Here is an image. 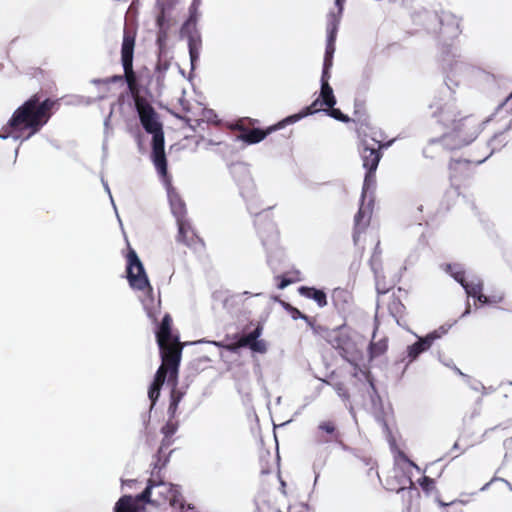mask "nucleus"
Returning a JSON list of instances; mask_svg holds the SVG:
<instances>
[{"label": "nucleus", "mask_w": 512, "mask_h": 512, "mask_svg": "<svg viewBox=\"0 0 512 512\" xmlns=\"http://www.w3.org/2000/svg\"><path fill=\"white\" fill-rule=\"evenodd\" d=\"M413 486H414V483L410 477L402 476V479L399 482V486H393V487H390L389 489L391 491L400 492V491L404 490L406 487L412 488Z\"/></svg>", "instance_id": "nucleus-31"}, {"label": "nucleus", "mask_w": 512, "mask_h": 512, "mask_svg": "<svg viewBox=\"0 0 512 512\" xmlns=\"http://www.w3.org/2000/svg\"><path fill=\"white\" fill-rule=\"evenodd\" d=\"M319 101L312 102L311 105L304 108L300 113L288 116L284 120L280 121L276 125L269 126L265 130L259 129V128H252L249 129V131L245 134H240L238 136V139L247 143V144H256L261 142L263 139L266 138L269 134L272 132L284 127L287 124H292L297 122L298 120L302 119L305 116L314 114V112L317 110V104Z\"/></svg>", "instance_id": "nucleus-7"}, {"label": "nucleus", "mask_w": 512, "mask_h": 512, "mask_svg": "<svg viewBox=\"0 0 512 512\" xmlns=\"http://www.w3.org/2000/svg\"><path fill=\"white\" fill-rule=\"evenodd\" d=\"M158 24H159L160 26L162 25V18H161V17H159V18H158Z\"/></svg>", "instance_id": "nucleus-51"}, {"label": "nucleus", "mask_w": 512, "mask_h": 512, "mask_svg": "<svg viewBox=\"0 0 512 512\" xmlns=\"http://www.w3.org/2000/svg\"><path fill=\"white\" fill-rule=\"evenodd\" d=\"M390 309L394 307L397 312H401V310L404 308L403 304L400 302L398 298H394L392 303H390Z\"/></svg>", "instance_id": "nucleus-42"}, {"label": "nucleus", "mask_w": 512, "mask_h": 512, "mask_svg": "<svg viewBox=\"0 0 512 512\" xmlns=\"http://www.w3.org/2000/svg\"><path fill=\"white\" fill-rule=\"evenodd\" d=\"M344 294H345V291H344V290H342V289H335V290L333 291V295H332V297H333V299H336L337 297H339V296H341V295H344Z\"/></svg>", "instance_id": "nucleus-45"}, {"label": "nucleus", "mask_w": 512, "mask_h": 512, "mask_svg": "<svg viewBox=\"0 0 512 512\" xmlns=\"http://www.w3.org/2000/svg\"><path fill=\"white\" fill-rule=\"evenodd\" d=\"M452 276L454 277V279L459 282L462 286L467 282L466 280V276H465V271L459 269L455 272H452Z\"/></svg>", "instance_id": "nucleus-36"}, {"label": "nucleus", "mask_w": 512, "mask_h": 512, "mask_svg": "<svg viewBox=\"0 0 512 512\" xmlns=\"http://www.w3.org/2000/svg\"><path fill=\"white\" fill-rule=\"evenodd\" d=\"M332 66H326V64L323 63V71H322V76H321V85L325 82V83H329V78H330V68Z\"/></svg>", "instance_id": "nucleus-39"}, {"label": "nucleus", "mask_w": 512, "mask_h": 512, "mask_svg": "<svg viewBox=\"0 0 512 512\" xmlns=\"http://www.w3.org/2000/svg\"><path fill=\"white\" fill-rule=\"evenodd\" d=\"M298 292L301 296L314 300L321 308L327 305V296L323 290L316 289L314 287L301 286L298 288Z\"/></svg>", "instance_id": "nucleus-17"}, {"label": "nucleus", "mask_w": 512, "mask_h": 512, "mask_svg": "<svg viewBox=\"0 0 512 512\" xmlns=\"http://www.w3.org/2000/svg\"><path fill=\"white\" fill-rule=\"evenodd\" d=\"M371 215L372 209L364 207L362 202L358 212L354 216L353 241L355 245L358 244L360 235L370 225Z\"/></svg>", "instance_id": "nucleus-15"}, {"label": "nucleus", "mask_w": 512, "mask_h": 512, "mask_svg": "<svg viewBox=\"0 0 512 512\" xmlns=\"http://www.w3.org/2000/svg\"><path fill=\"white\" fill-rule=\"evenodd\" d=\"M339 14L330 12L327 16V44L324 56L326 66L333 65V55L335 52V41L340 24Z\"/></svg>", "instance_id": "nucleus-11"}, {"label": "nucleus", "mask_w": 512, "mask_h": 512, "mask_svg": "<svg viewBox=\"0 0 512 512\" xmlns=\"http://www.w3.org/2000/svg\"><path fill=\"white\" fill-rule=\"evenodd\" d=\"M475 405H476V407L473 409V411L469 415L470 419L474 418L475 416L480 415L481 406H482V398L481 397H477V399L475 400Z\"/></svg>", "instance_id": "nucleus-38"}, {"label": "nucleus", "mask_w": 512, "mask_h": 512, "mask_svg": "<svg viewBox=\"0 0 512 512\" xmlns=\"http://www.w3.org/2000/svg\"><path fill=\"white\" fill-rule=\"evenodd\" d=\"M345 1L346 0H335V5L338 8V12L336 14H339V18H341Z\"/></svg>", "instance_id": "nucleus-43"}, {"label": "nucleus", "mask_w": 512, "mask_h": 512, "mask_svg": "<svg viewBox=\"0 0 512 512\" xmlns=\"http://www.w3.org/2000/svg\"><path fill=\"white\" fill-rule=\"evenodd\" d=\"M313 438L318 445L342 443V433L337 422L333 419L320 421L313 433Z\"/></svg>", "instance_id": "nucleus-9"}, {"label": "nucleus", "mask_w": 512, "mask_h": 512, "mask_svg": "<svg viewBox=\"0 0 512 512\" xmlns=\"http://www.w3.org/2000/svg\"><path fill=\"white\" fill-rule=\"evenodd\" d=\"M158 347L162 363L156 371L154 381L150 385L148 391V396L152 405H154L158 400L161 387L166 379L167 382L176 383L179 375L183 344L179 339H173L171 342L158 344Z\"/></svg>", "instance_id": "nucleus-4"}, {"label": "nucleus", "mask_w": 512, "mask_h": 512, "mask_svg": "<svg viewBox=\"0 0 512 512\" xmlns=\"http://www.w3.org/2000/svg\"><path fill=\"white\" fill-rule=\"evenodd\" d=\"M261 332L262 328L258 326L252 332L242 336L235 344H231L227 348L231 351H234L240 347H250V345H252V343L255 342L261 335Z\"/></svg>", "instance_id": "nucleus-23"}, {"label": "nucleus", "mask_w": 512, "mask_h": 512, "mask_svg": "<svg viewBox=\"0 0 512 512\" xmlns=\"http://www.w3.org/2000/svg\"><path fill=\"white\" fill-rule=\"evenodd\" d=\"M127 279L133 289L146 290L148 293H152L153 288L150 285L143 264L132 248L129 249L127 254Z\"/></svg>", "instance_id": "nucleus-8"}, {"label": "nucleus", "mask_w": 512, "mask_h": 512, "mask_svg": "<svg viewBox=\"0 0 512 512\" xmlns=\"http://www.w3.org/2000/svg\"><path fill=\"white\" fill-rule=\"evenodd\" d=\"M232 130L240 131V134H245L249 131V127L246 126L244 120H239L230 127Z\"/></svg>", "instance_id": "nucleus-35"}, {"label": "nucleus", "mask_w": 512, "mask_h": 512, "mask_svg": "<svg viewBox=\"0 0 512 512\" xmlns=\"http://www.w3.org/2000/svg\"><path fill=\"white\" fill-rule=\"evenodd\" d=\"M189 54L192 64L198 59L199 54L195 46L190 42L189 43Z\"/></svg>", "instance_id": "nucleus-41"}, {"label": "nucleus", "mask_w": 512, "mask_h": 512, "mask_svg": "<svg viewBox=\"0 0 512 512\" xmlns=\"http://www.w3.org/2000/svg\"><path fill=\"white\" fill-rule=\"evenodd\" d=\"M148 315H149V317H150V318H152L153 320H156V319H157L156 315H155L154 313H152L151 311H148Z\"/></svg>", "instance_id": "nucleus-49"}, {"label": "nucleus", "mask_w": 512, "mask_h": 512, "mask_svg": "<svg viewBox=\"0 0 512 512\" xmlns=\"http://www.w3.org/2000/svg\"><path fill=\"white\" fill-rule=\"evenodd\" d=\"M319 101L317 104V110L314 112H318L321 106H326L327 108H332L336 104V98L333 93L332 87L329 83H323L321 85L320 98L316 99L314 102Z\"/></svg>", "instance_id": "nucleus-18"}, {"label": "nucleus", "mask_w": 512, "mask_h": 512, "mask_svg": "<svg viewBox=\"0 0 512 512\" xmlns=\"http://www.w3.org/2000/svg\"><path fill=\"white\" fill-rule=\"evenodd\" d=\"M327 342L344 360L355 367L358 366V362L362 359V353L349 333L342 329L334 330L329 333Z\"/></svg>", "instance_id": "nucleus-6"}, {"label": "nucleus", "mask_w": 512, "mask_h": 512, "mask_svg": "<svg viewBox=\"0 0 512 512\" xmlns=\"http://www.w3.org/2000/svg\"><path fill=\"white\" fill-rule=\"evenodd\" d=\"M375 172L376 171L366 170L364 183H363V191H362L361 201L365 200L367 190H369L370 187L375 185V182H376Z\"/></svg>", "instance_id": "nucleus-28"}, {"label": "nucleus", "mask_w": 512, "mask_h": 512, "mask_svg": "<svg viewBox=\"0 0 512 512\" xmlns=\"http://www.w3.org/2000/svg\"><path fill=\"white\" fill-rule=\"evenodd\" d=\"M282 305L283 307L285 308L286 311H288L292 318L294 320L300 318V319H303V320H308V316L303 314L302 312H300L297 308L293 307L291 304L289 303H286V302H282Z\"/></svg>", "instance_id": "nucleus-30"}, {"label": "nucleus", "mask_w": 512, "mask_h": 512, "mask_svg": "<svg viewBox=\"0 0 512 512\" xmlns=\"http://www.w3.org/2000/svg\"><path fill=\"white\" fill-rule=\"evenodd\" d=\"M419 484L425 491H430L434 488V480L428 476H423L419 480Z\"/></svg>", "instance_id": "nucleus-33"}, {"label": "nucleus", "mask_w": 512, "mask_h": 512, "mask_svg": "<svg viewBox=\"0 0 512 512\" xmlns=\"http://www.w3.org/2000/svg\"><path fill=\"white\" fill-rule=\"evenodd\" d=\"M275 279L278 281V283H277L278 289H284L288 285L293 284L300 280L298 271L276 276Z\"/></svg>", "instance_id": "nucleus-26"}, {"label": "nucleus", "mask_w": 512, "mask_h": 512, "mask_svg": "<svg viewBox=\"0 0 512 512\" xmlns=\"http://www.w3.org/2000/svg\"><path fill=\"white\" fill-rule=\"evenodd\" d=\"M174 418H171L169 416V420L167 423L162 427L161 432L164 435V438L162 440L161 448L159 452H161L163 447H168L171 444V438L176 433L178 429V423L173 420Z\"/></svg>", "instance_id": "nucleus-24"}, {"label": "nucleus", "mask_w": 512, "mask_h": 512, "mask_svg": "<svg viewBox=\"0 0 512 512\" xmlns=\"http://www.w3.org/2000/svg\"><path fill=\"white\" fill-rule=\"evenodd\" d=\"M460 162H461L460 160H451L450 163H449V168L453 169Z\"/></svg>", "instance_id": "nucleus-48"}, {"label": "nucleus", "mask_w": 512, "mask_h": 512, "mask_svg": "<svg viewBox=\"0 0 512 512\" xmlns=\"http://www.w3.org/2000/svg\"><path fill=\"white\" fill-rule=\"evenodd\" d=\"M254 352L265 353L267 350L266 344L263 340H256L249 347Z\"/></svg>", "instance_id": "nucleus-34"}, {"label": "nucleus", "mask_w": 512, "mask_h": 512, "mask_svg": "<svg viewBox=\"0 0 512 512\" xmlns=\"http://www.w3.org/2000/svg\"><path fill=\"white\" fill-rule=\"evenodd\" d=\"M135 47V34L124 30L121 46V63L125 71L131 97L134 100L135 108L139 115L140 122L147 133L152 134L151 160L157 171L166 173L165 139L161 122L158 121L157 113L150 102L141 95V75H137L133 69V56Z\"/></svg>", "instance_id": "nucleus-1"}, {"label": "nucleus", "mask_w": 512, "mask_h": 512, "mask_svg": "<svg viewBox=\"0 0 512 512\" xmlns=\"http://www.w3.org/2000/svg\"><path fill=\"white\" fill-rule=\"evenodd\" d=\"M178 235L177 241L188 247H196L198 244L203 245L202 239L192 228L190 222L186 219L177 221Z\"/></svg>", "instance_id": "nucleus-14"}, {"label": "nucleus", "mask_w": 512, "mask_h": 512, "mask_svg": "<svg viewBox=\"0 0 512 512\" xmlns=\"http://www.w3.org/2000/svg\"><path fill=\"white\" fill-rule=\"evenodd\" d=\"M388 349V339L381 338L377 341H371L369 345V354L371 358H377L386 353Z\"/></svg>", "instance_id": "nucleus-25"}, {"label": "nucleus", "mask_w": 512, "mask_h": 512, "mask_svg": "<svg viewBox=\"0 0 512 512\" xmlns=\"http://www.w3.org/2000/svg\"><path fill=\"white\" fill-rule=\"evenodd\" d=\"M385 145L379 141H375V144L370 146L365 141L363 142V148L360 151L362 165L366 170L376 171L378 164L382 158L381 149Z\"/></svg>", "instance_id": "nucleus-12"}, {"label": "nucleus", "mask_w": 512, "mask_h": 512, "mask_svg": "<svg viewBox=\"0 0 512 512\" xmlns=\"http://www.w3.org/2000/svg\"><path fill=\"white\" fill-rule=\"evenodd\" d=\"M171 386L170 392V404L168 407V414L171 418H175L178 405L183 398L184 393L177 389L178 380L174 384L173 382H167Z\"/></svg>", "instance_id": "nucleus-21"}, {"label": "nucleus", "mask_w": 512, "mask_h": 512, "mask_svg": "<svg viewBox=\"0 0 512 512\" xmlns=\"http://www.w3.org/2000/svg\"><path fill=\"white\" fill-rule=\"evenodd\" d=\"M333 388L335 389L336 393L338 394V396L343 400V401H349L350 400V394H349V391L348 389L346 388L345 384L342 383V382H337V383H334L333 385Z\"/></svg>", "instance_id": "nucleus-29"}, {"label": "nucleus", "mask_w": 512, "mask_h": 512, "mask_svg": "<svg viewBox=\"0 0 512 512\" xmlns=\"http://www.w3.org/2000/svg\"><path fill=\"white\" fill-rule=\"evenodd\" d=\"M447 76L446 89H441L431 102V115L449 130L443 134L440 142L448 149H458L470 144L479 133L480 122L473 115L461 116L456 106L455 90L458 82Z\"/></svg>", "instance_id": "nucleus-2"}, {"label": "nucleus", "mask_w": 512, "mask_h": 512, "mask_svg": "<svg viewBox=\"0 0 512 512\" xmlns=\"http://www.w3.org/2000/svg\"><path fill=\"white\" fill-rule=\"evenodd\" d=\"M411 466H415L413 462L407 460Z\"/></svg>", "instance_id": "nucleus-52"}, {"label": "nucleus", "mask_w": 512, "mask_h": 512, "mask_svg": "<svg viewBox=\"0 0 512 512\" xmlns=\"http://www.w3.org/2000/svg\"><path fill=\"white\" fill-rule=\"evenodd\" d=\"M58 106L57 99L45 97L43 93L37 92L13 112L6 129L14 138L21 137L24 132H27L26 138H29L49 122Z\"/></svg>", "instance_id": "nucleus-3"}, {"label": "nucleus", "mask_w": 512, "mask_h": 512, "mask_svg": "<svg viewBox=\"0 0 512 512\" xmlns=\"http://www.w3.org/2000/svg\"><path fill=\"white\" fill-rule=\"evenodd\" d=\"M381 254L382 250L380 248V242L378 241L371 256L370 265L376 277V289L378 293L385 294L390 290V288H392L393 283H386L384 279H382L384 276L382 275L383 268Z\"/></svg>", "instance_id": "nucleus-13"}, {"label": "nucleus", "mask_w": 512, "mask_h": 512, "mask_svg": "<svg viewBox=\"0 0 512 512\" xmlns=\"http://www.w3.org/2000/svg\"><path fill=\"white\" fill-rule=\"evenodd\" d=\"M327 111L329 116L341 122L347 123L351 120L347 115L343 114L339 109H336L334 107L328 108Z\"/></svg>", "instance_id": "nucleus-32"}, {"label": "nucleus", "mask_w": 512, "mask_h": 512, "mask_svg": "<svg viewBox=\"0 0 512 512\" xmlns=\"http://www.w3.org/2000/svg\"><path fill=\"white\" fill-rule=\"evenodd\" d=\"M123 78L125 79V74L123 76L115 75L112 77V82L121 81Z\"/></svg>", "instance_id": "nucleus-47"}, {"label": "nucleus", "mask_w": 512, "mask_h": 512, "mask_svg": "<svg viewBox=\"0 0 512 512\" xmlns=\"http://www.w3.org/2000/svg\"><path fill=\"white\" fill-rule=\"evenodd\" d=\"M166 32L165 31H160L159 34H158V38H157V42L159 44V46H162L166 40Z\"/></svg>", "instance_id": "nucleus-44"}, {"label": "nucleus", "mask_w": 512, "mask_h": 512, "mask_svg": "<svg viewBox=\"0 0 512 512\" xmlns=\"http://www.w3.org/2000/svg\"><path fill=\"white\" fill-rule=\"evenodd\" d=\"M462 287L465 289L468 296L476 298L479 302H485L487 300V296L482 293L483 283L481 280L467 281Z\"/></svg>", "instance_id": "nucleus-22"}, {"label": "nucleus", "mask_w": 512, "mask_h": 512, "mask_svg": "<svg viewBox=\"0 0 512 512\" xmlns=\"http://www.w3.org/2000/svg\"><path fill=\"white\" fill-rule=\"evenodd\" d=\"M173 339H179L177 335L172 334V318L170 314H165L156 331L157 344L171 342Z\"/></svg>", "instance_id": "nucleus-16"}, {"label": "nucleus", "mask_w": 512, "mask_h": 512, "mask_svg": "<svg viewBox=\"0 0 512 512\" xmlns=\"http://www.w3.org/2000/svg\"><path fill=\"white\" fill-rule=\"evenodd\" d=\"M489 154H483L481 156H478V157H472V158H469L466 160V162L468 163H474V164H481L483 163L487 158H488Z\"/></svg>", "instance_id": "nucleus-40"}, {"label": "nucleus", "mask_w": 512, "mask_h": 512, "mask_svg": "<svg viewBox=\"0 0 512 512\" xmlns=\"http://www.w3.org/2000/svg\"><path fill=\"white\" fill-rule=\"evenodd\" d=\"M431 346L432 344L426 336L419 338L418 341L407 347L408 358L410 361L415 360L421 353L429 350Z\"/></svg>", "instance_id": "nucleus-20"}, {"label": "nucleus", "mask_w": 512, "mask_h": 512, "mask_svg": "<svg viewBox=\"0 0 512 512\" xmlns=\"http://www.w3.org/2000/svg\"><path fill=\"white\" fill-rule=\"evenodd\" d=\"M504 104L512 111V93L506 98Z\"/></svg>", "instance_id": "nucleus-46"}, {"label": "nucleus", "mask_w": 512, "mask_h": 512, "mask_svg": "<svg viewBox=\"0 0 512 512\" xmlns=\"http://www.w3.org/2000/svg\"><path fill=\"white\" fill-rule=\"evenodd\" d=\"M142 501H137L136 497L131 495H124L116 502L114 512H139V504Z\"/></svg>", "instance_id": "nucleus-19"}, {"label": "nucleus", "mask_w": 512, "mask_h": 512, "mask_svg": "<svg viewBox=\"0 0 512 512\" xmlns=\"http://www.w3.org/2000/svg\"><path fill=\"white\" fill-rule=\"evenodd\" d=\"M136 500L155 507L169 505L173 508H182L184 501L180 491L173 484L154 479L148 480L147 487L136 496Z\"/></svg>", "instance_id": "nucleus-5"}, {"label": "nucleus", "mask_w": 512, "mask_h": 512, "mask_svg": "<svg viewBox=\"0 0 512 512\" xmlns=\"http://www.w3.org/2000/svg\"><path fill=\"white\" fill-rule=\"evenodd\" d=\"M504 296L502 294L487 296V300L485 302H480L481 304H497L502 302Z\"/></svg>", "instance_id": "nucleus-37"}, {"label": "nucleus", "mask_w": 512, "mask_h": 512, "mask_svg": "<svg viewBox=\"0 0 512 512\" xmlns=\"http://www.w3.org/2000/svg\"><path fill=\"white\" fill-rule=\"evenodd\" d=\"M4 130H5V132L7 133V135H4V138H7V136H12V137H14L13 135H10V134L8 133V130L6 129V126L4 127Z\"/></svg>", "instance_id": "nucleus-50"}, {"label": "nucleus", "mask_w": 512, "mask_h": 512, "mask_svg": "<svg viewBox=\"0 0 512 512\" xmlns=\"http://www.w3.org/2000/svg\"><path fill=\"white\" fill-rule=\"evenodd\" d=\"M160 177L163 179L165 186L167 188L168 199L171 207V211L176 218V221H180L186 219V204L184 200L181 198L179 193L173 188L171 183V176L168 174V170L166 169V173L163 174L160 171H157Z\"/></svg>", "instance_id": "nucleus-10"}, {"label": "nucleus", "mask_w": 512, "mask_h": 512, "mask_svg": "<svg viewBox=\"0 0 512 512\" xmlns=\"http://www.w3.org/2000/svg\"><path fill=\"white\" fill-rule=\"evenodd\" d=\"M450 327H451V325H442V326L438 327L437 329L433 330L432 332L428 333L426 335V337L433 345V343L436 340L441 339L444 335H446L448 333Z\"/></svg>", "instance_id": "nucleus-27"}]
</instances>
